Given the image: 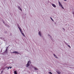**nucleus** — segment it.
I'll return each mask as SVG.
<instances>
[{"label":"nucleus","instance_id":"obj_13","mask_svg":"<svg viewBox=\"0 0 74 74\" xmlns=\"http://www.w3.org/2000/svg\"><path fill=\"white\" fill-rule=\"evenodd\" d=\"M58 73L59 74H60V72H58Z\"/></svg>","mask_w":74,"mask_h":74},{"label":"nucleus","instance_id":"obj_11","mask_svg":"<svg viewBox=\"0 0 74 74\" xmlns=\"http://www.w3.org/2000/svg\"><path fill=\"white\" fill-rule=\"evenodd\" d=\"M19 29L21 33H22V29H21L20 28H19Z\"/></svg>","mask_w":74,"mask_h":74},{"label":"nucleus","instance_id":"obj_6","mask_svg":"<svg viewBox=\"0 0 74 74\" xmlns=\"http://www.w3.org/2000/svg\"><path fill=\"white\" fill-rule=\"evenodd\" d=\"M34 69L35 70H38V68H37L35 67H34Z\"/></svg>","mask_w":74,"mask_h":74},{"label":"nucleus","instance_id":"obj_8","mask_svg":"<svg viewBox=\"0 0 74 74\" xmlns=\"http://www.w3.org/2000/svg\"><path fill=\"white\" fill-rule=\"evenodd\" d=\"M23 35L24 37H25V34H24V33H23V32L21 33Z\"/></svg>","mask_w":74,"mask_h":74},{"label":"nucleus","instance_id":"obj_7","mask_svg":"<svg viewBox=\"0 0 74 74\" xmlns=\"http://www.w3.org/2000/svg\"><path fill=\"white\" fill-rule=\"evenodd\" d=\"M18 9H19V10H20L21 11H22L21 8H20L19 6H18Z\"/></svg>","mask_w":74,"mask_h":74},{"label":"nucleus","instance_id":"obj_21","mask_svg":"<svg viewBox=\"0 0 74 74\" xmlns=\"http://www.w3.org/2000/svg\"><path fill=\"white\" fill-rule=\"evenodd\" d=\"M12 68V67H10V69H11Z\"/></svg>","mask_w":74,"mask_h":74},{"label":"nucleus","instance_id":"obj_12","mask_svg":"<svg viewBox=\"0 0 74 74\" xmlns=\"http://www.w3.org/2000/svg\"><path fill=\"white\" fill-rule=\"evenodd\" d=\"M5 68H8V69H10V67H5Z\"/></svg>","mask_w":74,"mask_h":74},{"label":"nucleus","instance_id":"obj_4","mask_svg":"<svg viewBox=\"0 0 74 74\" xmlns=\"http://www.w3.org/2000/svg\"><path fill=\"white\" fill-rule=\"evenodd\" d=\"M13 53H16V54H18V53H19L15 51L13 52Z\"/></svg>","mask_w":74,"mask_h":74},{"label":"nucleus","instance_id":"obj_17","mask_svg":"<svg viewBox=\"0 0 74 74\" xmlns=\"http://www.w3.org/2000/svg\"><path fill=\"white\" fill-rule=\"evenodd\" d=\"M67 0H64V1H66Z\"/></svg>","mask_w":74,"mask_h":74},{"label":"nucleus","instance_id":"obj_18","mask_svg":"<svg viewBox=\"0 0 74 74\" xmlns=\"http://www.w3.org/2000/svg\"><path fill=\"white\" fill-rule=\"evenodd\" d=\"M50 18L52 20V18H51V17H50Z\"/></svg>","mask_w":74,"mask_h":74},{"label":"nucleus","instance_id":"obj_15","mask_svg":"<svg viewBox=\"0 0 74 74\" xmlns=\"http://www.w3.org/2000/svg\"><path fill=\"white\" fill-rule=\"evenodd\" d=\"M8 50H7V49H6V52H8Z\"/></svg>","mask_w":74,"mask_h":74},{"label":"nucleus","instance_id":"obj_1","mask_svg":"<svg viewBox=\"0 0 74 74\" xmlns=\"http://www.w3.org/2000/svg\"><path fill=\"white\" fill-rule=\"evenodd\" d=\"M31 63V62H30V60L29 61L27 64H26V67H28L29 66H30V64Z\"/></svg>","mask_w":74,"mask_h":74},{"label":"nucleus","instance_id":"obj_19","mask_svg":"<svg viewBox=\"0 0 74 74\" xmlns=\"http://www.w3.org/2000/svg\"><path fill=\"white\" fill-rule=\"evenodd\" d=\"M62 29H63L64 30V28H62Z\"/></svg>","mask_w":74,"mask_h":74},{"label":"nucleus","instance_id":"obj_22","mask_svg":"<svg viewBox=\"0 0 74 74\" xmlns=\"http://www.w3.org/2000/svg\"><path fill=\"white\" fill-rule=\"evenodd\" d=\"M2 72H3V71H2L1 72V73Z\"/></svg>","mask_w":74,"mask_h":74},{"label":"nucleus","instance_id":"obj_5","mask_svg":"<svg viewBox=\"0 0 74 74\" xmlns=\"http://www.w3.org/2000/svg\"><path fill=\"white\" fill-rule=\"evenodd\" d=\"M39 35L40 36H41V32L39 31L38 33Z\"/></svg>","mask_w":74,"mask_h":74},{"label":"nucleus","instance_id":"obj_9","mask_svg":"<svg viewBox=\"0 0 74 74\" xmlns=\"http://www.w3.org/2000/svg\"><path fill=\"white\" fill-rule=\"evenodd\" d=\"M14 72V74H18V73H17L16 71H15Z\"/></svg>","mask_w":74,"mask_h":74},{"label":"nucleus","instance_id":"obj_20","mask_svg":"<svg viewBox=\"0 0 74 74\" xmlns=\"http://www.w3.org/2000/svg\"><path fill=\"white\" fill-rule=\"evenodd\" d=\"M51 20L52 21H53V19H51Z\"/></svg>","mask_w":74,"mask_h":74},{"label":"nucleus","instance_id":"obj_14","mask_svg":"<svg viewBox=\"0 0 74 74\" xmlns=\"http://www.w3.org/2000/svg\"><path fill=\"white\" fill-rule=\"evenodd\" d=\"M49 74H52V73L51 72H49Z\"/></svg>","mask_w":74,"mask_h":74},{"label":"nucleus","instance_id":"obj_2","mask_svg":"<svg viewBox=\"0 0 74 74\" xmlns=\"http://www.w3.org/2000/svg\"><path fill=\"white\" fill-rule=\"evenodd\" d=\"M58 3L59 4V5H60V6H61V8H62V9H64V7H63L62 6V4H61V3H60V2L58 1Z\"/></svg>","mask_w":74,"mask_h":74},{"label":"nucleus","instance_id":"obj_16","mask_svg":"<svg viewBox=\"0 0 74 74\" xmlns=\"http://www.w3.org/2000/svg\"><path fill=\"white\" fill-rule=\"evenodd\" d=\"M68 47H69V48H70V45H69Z\"/></svg>","mask_w":74,"mask_h":74},{"label":"nucleus","instance_id":"obj_3","mask_svg":"<svg viewBox=\"0 0 74 74\" xmlns=\"http://www.w3.org/2000/svg\"><path fill=\"white\" fill-rule=\"evenodd\" d=\"M52 6L53 7H54V8H56V5H55V4L52 3Z\"/></svg>","mask_w":74,"mask_h":74},{"label":"nucleus","instance_id":"obj_10","mask_svg":"<svg viewBox=\"0 0 74 74\" xmlns=\"http://www.w3.org/2000/svg\"><path fill=\"white\" fill-rule=\"evenodd\" d=\"M53 55L54 56L55 58H58L57 56H56L55 54H53Z\"/></svg>","mask_w":74,"mask_h":74}]
</instances>
